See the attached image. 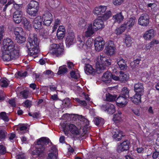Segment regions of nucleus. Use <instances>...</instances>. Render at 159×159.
<instances>
[{
    "instance_id": "nucleus-1",
    "label": "nucleus",
    "mask_w": 159,
    "mask_h": 159,
    "mask_svg": "<svg viewBox=\"0 0 159 159\" xmlns=\"http://www.w3.org/2000/svg\"><path fill=\"white\" fill-rule=\"evenodd\" d=\"M2 57L4 61H9L17 58L19 55V50L11 39H4L2 48Z\"/></svg>"
},
{
    "instance_id": "nucleus-2",
    "label": "nucleus",
    "mask_w": 159,
    "mask_h": 159,
    "mask_svg": "<svg viewBox=\"0 0 159 159\" xmlns=\"http://www.w3.org/2000/svg\"><path fill=\"white\" fill-rule=\"evenodd\" d=\"M27 47L28 50L29 54L34 58L38 56L39 52V43L37 35L34 34H30L28 38Z\"/></svg>"
},
{
    "instance_id": "nucleus-3",
    "label": "nucleus",
    "mask_w": 159,
    "mask_h": 159,
    "mask_svg": "<svg viewBox=\"0 0 159 159\" xmlns=\"http://www.w3.org/2000/svg\"><path fill=\"white\" fill-rule=\"evenodd\" d=\"M49 139L42 137L37 140L36 144L35 149L33 151V154L39 157H43L47 149L46 146L48 144Z\"/></svg>"
},
{
    "instance_id": "nucleus-4",
    "label": "nucleus",
    "mask_w": 159,
    "mask_h": 159,
    "mask_svg": "<svg viewBox=\"0 0 159 159\" xmlns=\"http://www.w3.org/2000/svg\"><path fill=\"white\" fill-rule=\"evenodd\" d=\"M111 64L110 61L105 56L102 54L99 56L96 63V70L98 74L102 72L105 69L107 66Z\"/></svg>"
},
{
    "instance_id": "nucleus-5",
    "label": "nucleus",
    "mask_w": 159,
    "mask_h": 159,
    "mask_svg": "<svg viewBox=\"0 0 159 159\" xmlns=\"http://www.w3.org/2000/svg\"><path fill=\"white\" fill-rule=\"evenodd\" d=\"M111 15V11L109 10L107 11L101 18L95 20L93 22V28L96 31L100 29L104 28V25L103 20H106L108 19Z\"/></svg>"
},
{
    "instance_id": "nucleus-6",
    "label": "nucleus",
    "mask_w": 159,
    "mask_h": 159,
    "mask_svg": "<svg viewBox=\"0 0 159 159\" xmlns=\"http://www.w3.org/2000/svg\"><path fill=\"white\" fill-rule=\"evenodd\" d=\"M49 49L51 52L57 57L60 56L63 53V49L60 47L59 45L57 44H51Z\"/></svg>"
},
{
    "instance_id": "nucleus-7",
    "label": "nucleus",
    "mask_w": 159,
    "mask_h": 159,
    "mask_svg": "<svg viewBox=\"0 0 159 159\" xmlns=\"http://www.w3.org/2000/svg\"><path fill=\"white\" fill-rule=\"evenodd\" d=\"M105 42L102 38L100 37L96 38L95 40L94 46L96 51L99 52L104 48Z\"/></svg>"
},
{
    "instance_id": "nucleus-8",
    "label": "nucleus",
    "mask_w": 159,
    "mask_h": 159,
    "mask_svg": "<svg viewBox=\"0 0 159 159\" xmlns=\"http://www.w3.org/2000/svg\"><path fill=\"white\" fill-rule=\"evenodd\" d=\"M115 45L114 43L111 41H109L105 49L107 55H111L115 53Z\"/></svg>"
},
{
    "instance_id": "nucleus-9",
    "label": "nucleus",
    "mask_w": 159,
    "mask_h": 159,
    "mask_svg": "<svg viewBox=\"0 0 159 159\" xmlns=\"http://www.w3.org/2000/svg\"><path fill=\"white\" fill-rule=\"evenodd\" d=\"M149 17L147 14H142L139 18L138 23L142 26H146L149 23Z\"/></svg>"
},
{
    "instance_id": "nucleus-10",
    "label": "nucleus",
    "mask_w": 159,
    "mask_h": 159,
    "mask_svg": "<svg viewBox=\"0 0 159 159\" xmlns=\"http://www.w3.org/2000/svg\"><path fill=\"white\" fill-rule=\"evenodd\" d=\"M43 18L44 20L43 21L44 24L47 26H49L53 20V16L49 11H47L43 15Z\"/></svg>"
},
{
    "instance_id": "nucleus-11",
    "label": "nucleus",
    "mask_w": 159,
    "mask_h": 159,
    "mask_svg": "<svg viewBox=\"0 0 159 159\" xmlns=\"http://www.w3.org/2000/svg\"><path fill=\"white\" fill-rule=\"evenodd\" d=\"M130 142L129 140H125L122 143H120L117 148V151L118 152L126 151L129 150V148Z\"/></svg>"
},
{
    "instance_id": "nucleus-12",
    "label": "nucleus",
    "mask_w": 159,
    "mask_h": 159,
    "mask_svg": "<svg viewBox=\"0 0 159 159\" xmlns=\"http://www.w3.org/2000/svg\"><path fill=\"white\" fill-rule=\"evenodd\" d=\"M23 13L21 10H16L13 14V19L14 21L17 24L20 23L21 21Z\"/></svg>"
},
{
    "instance_id": "nucleus-13",
    "label": "nucleus",
    "mask_w": 159,
    "mask_h": 159,
    "mask_svg": "<svg viewBox=\"0 0 159 159\" xmlns=\"http://www.w3.org/2000/svg\"><path fill=\"white\" fill-rule=\"evenodd\" d=\"M42 19L40 16H37L34 20L33 22L34 27L36 30H39L42 28Z\"/></svg>"
},
{
    "instance_id": "nucleus-14",
    "label": "nucleus",
    "mask_w": 159,
    "mask_h": 159,
    "mask_svg": "<svg viewBox=\"0 0 159 159\" xmlns=\"http://www.w3.org/2000/svg\"><path fill=\"white\" fill-rule=\"evenodd\" d=\"M116 61L119 68L121 70H125L127 69V66L126 64V61L122 57H118L116 60Z\"/></svg>"
},
{
    "instance_id": "nucleus-15",
    "label": "nucleus",
    "mask_w": 159,
    "mask_h": 159,
    "mask_svg": "<svg viewBox=\"0 0 159 159\" xmlns=\"http://www.w3.org/2000/svg\"><path fill=\"white\" fill-rule=\"evenodd\" d=\"M102 107L109 114H112L115 111V106L112 104L102 105Z\"/></svg>"
},
{
    "instance_id": "nucleus-16",
    "label": "nucleus",
    "mask_w": 159,
    "mask_h": 159,
    "mask_svg": "<svg viewBox=\"0 0 159 159\" xmlns=\"http://www.w3.org/2000/svg\"><path fill=\"white\" fill-rule=\"evenodd\" d=\"M74 35L73 33H69L68 35L66 38V46L69 47L75 43Z\"/></svg>"
},
{
    "instance_id": "nucleus-17",
    "label": "nucleus",
    "mask_w": 159,
    "mask_h": 159,
    "mask_svg": "<svg viewBox=\"0 0 159 159\" xmlns=\"http://www.w3.org/2000/svg\"><path fill=\"white\" fill-rule=\"evenodd\" d=\"M136 21V20L135 17L133 16L129 18L127 22H125L124 26L126 28L129 29L132 28Z\"/></svg>"
},
{
    "instance_id": "nucleus-18",
    "label": "nucleus",
    "mask_w": 159,
    "mask_h": 159,
    "mask_svg": "<svg viewBox=\"0 0 159 159\" xmlns=\"http://www.w3.org/2000/svg\"><path fill=\"white\" fill-rule=\"evenodd\" d=\"M106 10V6L101 5L99 7H96L93 11V13L94 14L98 15L102 14L105 12Z\"/></svg>"
},
{
    "instance_id": "nucleus-19",
    "label": "nucleus",
    "mask_w": 159,
    "mask_h": 159,
    "mask_svg": "<svg viewBox=\"0 0 159 159\" xmlns=\"http://www.w3.org/2000/svg\"><path fill=\"white\" fill-rule=\"evenodd\" d=\"M134 91L137 93L143 94L144 93V88L143 84L138 82L135 84L134 86Z\"/></svg>"
},
{
    "instance_id": "nucleus-20",
    "label": "nucleus",
    "mask_w": 159,
    "mask_h": 159,
    "mask_svg": "<svg viewBox=\"0 0 159 159\" xmlns=\"http://www.w3.org/2000/svg\"><path fill=\"white\" fill-rule=\"evenodd\" d=\"M70 131L73 134L77 135L80 134V131L73 124H67Z\"/></svg>"
},
{
    "instance_id": "nucleus-21",
    "label": "nucleus",
    "mask_w": 159,
    "mask_h": 159,
    "mask_svg": "<svg viewBox=\"0 0 159 159\" xmlns=\"http://www.w3.org/2000/svg\"><path fill=\"white\" fill-rule=\"evenodd\" d=\"M155 31L153 29H151L147 30L144 34L143 37L146 40H150L154 36Z\"/></svg>"
},
{
    "instance_id": "nucleus-22",
    "label": "nucleus",
    "mask_w": 159,
    "mask_h": 159,
    "mask_svg": "<svg viewBox=\"0 0 159 159\" xmlns=\"http://www.w3.org/2000/svg\"><path fill=\"white\" fill-rule=\"evenodd\" d=\"M84 71L85 73L87 75H94L97 71H95V70L93 69L92 66L90 64H86L84 68Z\"/></svg>"
},
{
    "instance_id": "nucleus-23",
    "label": "nucleus",
    "mask_w": 159,
    "mask_h": 159,
    "mask_svg": "<svg viewBox=\"0 0 159 159\" xmlns=\"http://www.w3.org/2000/svg\"><path fill=\"white\" fill-rule=\"evenodd\" d=\"M143 94H141L140 93L136 94L134 95L133 97H130V98L131 100L134 104H138L141 102V97L142 95Z\"/></svg>"
},
{
    "instance_id": "nucleus-24",
    "label": "nucleus",
    "mask_w": 159,
    "mask_h": 159,
    "mask_svg": "<svg viewBox=\"0 0 159 159\" xmlns=\"http://www.w3.org/2000/svg\"><path fill=\"white\" fill-rule=\"evenodd\" d=\"M111 80V73L107 71L102 76V80L106 83H110Z\"/></svg>"
},
{
    "instance_id": "nucleus-25",
    "label": "nucleus",
    "mask_w": 159,
    "mask_h": 159,
    "mask_svg": "<svg viewBox=\"0 0 159 159\" xmlns=\"http://www.w3.org/2000/svg\"><path fill=\"white\" fill-rule=\"evenodd\" d=\"M127 99L128 98H125V97L120 94L116 100V102L117 104H119L121 106L125 105L127 103Z\"/></svg>"
},
{
    "instance_id": "nucleus-26",
    "label": "nucleus",
    "mask_w": 159,
    "mask_h": 159,
    "mask_svg": "<svg viewBox=\"0 0 159 159\" xmlns=\"http://www.w3.org/2000/svg\"><path fill=\"white\" fill-rule=\"evenodd\" d=\"M124 17L122 12H118L113 16V19L115 20V22L120 23L123 20Z\"/></svg>"
},
{
    "instance_id": "nucleus-27",
    "label": "nucleus",
    "mask_w": 159,
    "mask_h": 159,
    "mask_svg": "<svg viewBox=\"0 0 159 159\" xmlns=\"http://www.w3.org/2000/svg\"><path fill=\"white\" fill-rule=\"evenodd\" d=\"M79 121H80L79 122L80 123V125L81 127L82 126H84L87 125L89 124V121L86 118L83 117L82 116H79L77 117Z\"/></svg>"
},
{
    "instance_id": "nucleus-28",
    "label": "nucleus",
    "mask_w": 159,
    "mask_h": 159,
    "mask_svg": "<svg viewBox=\"0 0 159 159\" xmlns=\"http://www.w3.org/2000/svg\"><path fill=\"white\" fill-rule=\"evenodd\" d=\"M39 3L38 2L35 1H31L28 5V7L32 8H35V9L39 10Z\"/></svg>"
},
{
    "instance_id": "nucleus-29",
    "label": "nucleus",
    "mask_w": 159,
    "mask_h": 159,
    "mask_svg": "<svg viewBox=\"0 0 159 159\" xmlns=\"http://www.w3.org/2000/svg\"><path fill=\"white\" fill-rule=\"evenodd\" d=\"M95 29L92 27V25H89L87 29V30L86 32V36L87 37H90L94 32Z\"/></svg>"
},
{
    "instance_id": "nucleus-30",
    "label": "nucleus",
    "mask_w": 159,
    "mask_h": 159,
    "mask_svg": "<svg viewBox=\"0 0 159 159\" xmlns=\"http://www.w3.org/2000/svg\"><path fill=\"white\" fill-rule=\"evenodd\" d=\"M93 121L95 125L97 126L102 125L104 123V119L100 117H98L94 118Z\"/></svg>"
},
{
    "instance_id": "nucleus-31",
    "label": "nucleus",
    "mask_w": 159,
    "mask_h": 159,
    "mask_svg": "<svg viewBox=\"0 0 159 159\" xmlns=\"http://www.w3.org/2000/svg\"><path fill=\"white\" fill-rule=\"evenodd\" d=\"M31 8L28 7L27 10V13L31 16L35 17L37 16L38 14V12L39 10L35 9L34 11L32 10Z\"/></svg>"
},
{
    "instance_id": "nucleus-32",
    "label": "nucleus",
    "mask_w": 159,
    "mask_h": 159,
    "mask_svg": "<svg viewBox=\"0 0 159 159\" xmlns=\"http://www.w3.org/2000/svg\"><path fill=\"white\" fill-rule=\"evenodd\" d=\"M129 90L127 88L124 87L122 89L121 93L120 95L125 97V98H129Z\"/></svg>"
},
{
    "instance_id": "nucleus-33",
    "label": "nucleus",
    "mask_w": 159,
    "mask_h": 159,
    "mask_svg": "<svg viewBox=\"0 0 159 159\" xmlns=\"http://www.w3.org/2000/svg\"><path fill=\"white\" fill-rule=\"evenodd\" d=\"M22 23L24 27L26 29H28L31 27V24H30L29 21L25 17L22 18L21 20Z\"/></svg>"
},
{
    "instance_id": "nucleus-34",
    "label": "nucleus",
    "mask_w": 159,
    "mask_h": 159,
    "mask_svg": "<svg viewBox=\"0 0 159 159\" xmlns=\"http://www.w3.org/2000/svg\"><path fill=\"white\" fill-rule=\"evenodd\" d=\"M23 30L21 27H18L14 29V33L16 36L23 34Z\"/></svg>"
},
{
    "instance_id": "nucleus-35",
    "label": "nucleus",
    "mask_w": 159,
    "mask_h": 159,
    "mask_svg": "<svg viewBox=\"0 0 159 159\" xmlns=\"http://www.w3.org/2000/svg\"><path fill=\"white\" fill-rule=\"evenodd\" d=\"M122 113L120 111H118V113L114 115L113 118V120L117 122L119 121L121 118Z\"/></svg>"
},
{
    "instance_id": "nucleus-36",
    "label": "nucleus",
    "mask_w": 159,
    "mask_h": 159,
    "mask_svg": "<svg viewBox=\"0 0 159 159\" xmlns=\"http://www.w3.org/2000/svg\"><path fill=\"white\" fill-rule=\"evenodd\" d=\"M106 100L107 101L112 102L114 101L116 98V95H112L109 93L106 94Z\"/></svg>"
},
{
    "instance_id": "nucleus-37",
    "label": "nucleus",
    "mask_w": 159,
    "mask_h": 159,
    "mask_svg": "<svg viewBox=\"0 0 159 159\" xmlns=\"http://www.w3.org/2000/svg\"><path fill=\"white\" fill-rule=\"evenodd\" d=\"M16 40L17 42L20 43H22L25 41V38L22 35L16 36Z\"/></svg>"
},
{
    "instance_id": "nucleus-38",
    "label": "nucleus",
    "mask_w": 159,
    "mask_h": 159,
    "mask_svg": "<svg viewBox=\"0 0 159 159\" xmlns=\"http://www.w3.org/2000/svg\"><path fill=\"white\" fill-rule=\"evenodd\" d=\"M8 85L7 80L3 78L0 80V86L2 87H6Z\"/></svg>"
},
{
    "instance_id": "nucleus-39",
    "label": "nucleus",
    "mask_w": 159,
    "mask_h": 159,
    "mask_svg": "<svg viewBox=\"0 0 159 159\" xmlns=\"http://www.w3.org/2000/svg\"><path fill=\"white\" fill-rule=\"evenodd\" d=\"M132 40L131 37L129 35H126L125 39V43L127 47H130L132 43Z\"/></svg>"
},
{
    "instance_id": "nucleus-40",
    "label": "nucleus",
    "mask_w": 159,
    "mask_h": 159,
    "mask_svg": "<svg viewBox=\"0 0 159 159\" xmlns=\"http://www.w3.org/2000/svg\"><path fill=\"white\" fill-rule=\"evenodd\" d=\"M0 118L5 121L7 122L9 120V119L5 112H2L0 113Z\"/></svg>"
},
{
    "instance_id": "nucleus-41",
    "label": "nucleus",
    "mask_w": 159,
    "mask_h": 159,
    "mask_svg": "<svg viewBox=\"0 0 159 159\" xmlns=\"http://www.w3.org/2000/svg\"><path fill=\"white\" fill-rule=\"evenodd\" d=\"M67 71V69L66 67L61 66L59 67L57 74L58 75L63 74L66 73Z\"/></svg>"
},
{
    "instance_id": "nucleus-42",
    "label": "nucleus",
    "mask_w": 159,
    "mask_h": 159,
    "mask_svg": "<svg viewBox=\"0 0 159 159\" xmlns=\"http://www.w3.org/2000/svg\"><path fill=\"white\" fill-rule=\"evenodd\" d=\"M125 28L124 26H121L116 29L115 33L117 35L120 34L125 30Z\"/></svg>"
},
{
    "instance_id": "nucleus-43",
    "label": "nucleus",
    "mask_w": 159,
    "mask_h": 159,
    "mask_svg": "<svg viewBox=\"0 0 159 159\" xmlns=\"http://www.w3.org/2000/svg\"><path fill=\"white\" fill-rule=\"evenodd\" d=\"M16 157L17 159H24L25 157V153L18 151L16 152Z\"/></svg>"
},
{
    "instance_id": "nucleus-44",
    "label": "nucleus",
    "mask_w": 159,
    "mask_h": 159,
    "mask_svg": "<svg viewBox=\"0 0 159 159\" xmlns=\"http://www.w3.org/2000/svg\"><path fill=\"white\" fill-rule=\"evenodd\" d=\"M78 46L80 49H86V46L84 44V42L82 40H78Z\"/></svg>"
},
{
    "instance_id": "nucleus-45",
    "label": "nucleus",
    "mask_w": 159,
    "mask_h": 159,
    "mask_svg": "<svg viewBox=\"0 0 159 159\" xmlns=\"http://www.w3.org/2000/svg\"><path fill=\"white\" fill-rule=\"evenodd\" d=\"M65 31H57V35L59 39L63 38L65 35Z\"/></svg>"
},
{
    "instance_id": "nucleus-46",
    "label": "nucleus",
    "mask_w": 159,
    "mask_h": 159,
    "mask_svg": "<svg viewBox=\"0 0 159 159\" xmlns=\"http://www.w3.org/2000/svg\"><path fill=\"white\" fill-rule=\"evenodd\" d=\"M119 78H120V80L122 81H125L128 79L129 76L127 75L124 74L120 75Z\"/></svg>"
},
{
    "instance_id": "nucleus-47",
    "label": "nucleus",
    "mask_w": 159,
    "mask_h": 159,
    "mask_svg": "<svg viewBox=\"0 0 159 159\" xmlns=\"http://www.w3.org/2000/svg\"><path fill=\"white\" fill-rule=\"evenodd\" d=\"M29 91L27 90H24L20 92V94L22 97L25 99L27 98L29 95Z\"/></svg>"
},
{
    "instance_id": "nucleus-48",
    "label": "nucleus",
    "mask_w": 159,
    "mask_h": 159,
    "mask_svg": "<svg viewBox=\"0 0 159 159\" xmlns=\"http://www.w3.org/2000/svg\"><path fill=\"white\" fill-rule=\"evenodd\" d=\"M6 152V148L2 145H0V156L5 154Z\"/></svg>"
},
{
    "instance_id": "nucleus-49",
    "label": "nucleus",
    "mask_w": 159,
    "mask_h": 159,
    "mask_svg": "<svg viewBox=\"0 0 159 159\" xmlns=\"http://www.w3.org/2000/svg\"><path fill=\"white\" fill-rule=\"evenodd\" d=\"M43 73L48 75L50 78H52L54 76L53 73L50 70H47L44 71Z\"/></svg>"
},
{
    "instance_id": "nucleus-50",
    "label": "nucleus",
    "mask_w": 159,
    "mask_h": 159,
    "mask_svg": "<svg viewBox=\"0 0 159 159\" xmlns=\"http://www.w3.org/2000/svg\"><path fill=\"white\" fill-rule=\"evenodd\" d=\"M22 4H17L16 3L13 4L14 7L16 10H20V9L22 8Z\"/></svg>"
},
{
    "instance_id": "nucleus-51",
    "label": "nucleus",
    "mask_w": 159,
    "mask_h": 159,
    "mask_svg": "<svg viewBox=\"0 0 159 159\" xmlns=\"http://www.w3.org/2000/svg\"><path fill=\"white\" fill-rule=\"evenodd\" d=\"M75 100L76 101L79 102L80 104L83 106H86L87 105V103L84 100H80L78 98H75Z\"/></svg>"
},
{
    "instance_id": "nucleus-52",
    "label": "nucleus",
    "mask_w": 159,
    "mask_h": 159,
    "mask_svg": "<svg viewBox=\"0 0 159 159\" xmlns=\"http://www.w3.org/2000/svg\"><path fill=\"white\" fill-rule=\"evenodd\" d=\"M57 154L51 152L48 154V157L51 159H57Z\"/></svg>"
},
{
    "instance_id": "nucleus-53",
    "label": "nucleus",
    "mask_w": 159,
    "mask_h": 159,
    "mask_svg": "<svg viewBox=\"0 0 159 159\" xmlns=\"http://www.w3.org/2000/svg\"><path fill=\"white\" fill-rule=\"evenodd\" d=\"M121 132V131L119 130H116L114 132V134H113V137L116 140V139H117L118 136L119 135L120 133Z\"/></svg>"
},
{
    "instance_id": "nucleus-54",
    "label": "nucleus",
    "mask_w": 159,
    "mask_h": 159,
    "mask_svg": "<svg viewBox=\"0 0 159 159\" xmlns=\"http://www.w3.org/2000/svg\"><path fill=\"white\" fill-rule=\"evenodd\" d=\"M70 75L71 78L77 79L79 78V76L75 74V71H72L70 72Z\"/></svg>"
},
{
    "instance_id": "nucleus-55",
    "label": "nucleus",
    "mask_w": 159,
    "mask_h": 159,
    "mask_svg": "<svg viewBox=\"0 0 159 159\" xmlns=\"http://www.w3.org/2000/svg\"><path fill=\"white\" fill-rule=\"evenodd\" d=\"M63 130L65 134L66 135H68L69 129L66 125L65 126L63 127Z\"/></svg>"
},
{
    "instance_id": "nucleus-56",
    "label": "nucleus",
    "mask_w": 159,
    "mask_h": 159,
    "mask_svg": "<svg viewBox=\"0 0 159 159\" xmlns=\"http://www.w3.org/2000/svg\"><path fill=\"white\" fill-rule=\"evenodd\" d=\"M24 103L27 107H30L32 105L31 102L28 99L26 100Z\"/></svg>"
},
{
    "instance_id": "nucleus-57",
    "label": "nucleus",
    "mask_w": 159,
    "mask_h": 159,
    "mask_svg": "<svg viewBox=\"0 0 159 159\" xmlns=\"http://www.w3.org/2000/svg\"><path fill=\"white\" fill-rule=\"evenodd\" d=\"M17 74L20 77H25L27 75V72L26 71H25L23 72L18 71L17 72Z\"/></svg>"
},
{
    "instance_id": "nucleus-58",
    "label": "nucleus",
    "mask_w": 159,
    "mask_h": 159,
    "mask_svg": "<svg viewBox=\"0 0 159 159\" xmlns=\"http://www.w3.org/2000/svg\"><path fill=\"white\" fill-rule=\"evenodd\" d=\"M8 102L9 104H10L12 107H16V102L15 100L14 99L10 100L8 101Z\"/></svg>"
},
{
    "instance_id": "nucleus-59",
    "label": "nucleus",
    "mask_w": 159,
    "mask_h": 159,
    "mask_svg": "<svg viewBox=\"0 0 159 159\" xmlns=\"http://www.w3.org/2000/svg\"><path fill=\"white\" fill-rule=\"evenodd\" d=\"M123 2V0H114L113 4L115 5H120Z\"/></svg>"
},
{
    "instance_id": "nucleus-60",
    "label": "nucleus",
    "mask_w": 159,
    "mask_h": 159,
    "mask_svg": "<svg viewBox=\"0 0 159 159\" xmlns=\"http://www.w3.org/2000/svg\"><path fill=\"white\" fill-rule=\"evenodd\" d=\"M50 151L51 152L57 154V150L55 146H53L51 147Z\"/></svg>"
},
{
    "instance_id": "nucleus-61",
    "label": "nucleus",
    "mask_w": 159,
    "mask_h": 159,
    "mask_svg": "<svg viewBox=\"0 0 159 159\" xmlns=\"http://www.w3.org/2000/svg\"><path fill=\"white\" fill-rule=\"evenodd\" d=\"M63 102L66 105V106H69L70 104V99L68 98H66L64 100Z\"/></svg>"
},
{
    "instance_id": "nucleus-62",
    "label": "nucleus",
    "mask_w": 159,
    "mask_h": 159,
    "mask_svg": "<svg viewBox=\"0 0 159 159\" xmlns=\"http://www.w3.org/2000/svg\"><path fill=\"white\" fill-rule=\"evenodd\" d=\"M91 42L89 39L86 42L85 45L86 46V48L88 49L91 46Z\"/></svg>"
},
{
    "instance_id": "nucleus-63",
    "label": "nucleus",
    "mask_w": 159,
    "mask_h": 159,
    "mask_svg": "<svg viewBox=\"0 0 159 159\" xmlns=\"http://www.w3.org/2000/svg\"><path fill=\"white\" fill-rule=\"evenodd\" d=\"M5 94L2 91L0 92V101L3 100L5 99Z\"/></svg>"
},
{
    "instance_id": "nucleus-64",
    "label": "nucleus",
    "mask_w": 159,
    "mask_h": 159,
    "mask_svg": "<svg viewBox=\"0 0 159 159\" xmlns=\"http://www.w3.org/2000/svg\"><path fill=\"white\" fill-rule=\"evenodd\" d=\"M159 155V152L156 151L153 153L152 157L153 159H156L157 158Z\"/></svg>"
}]
</instances>
